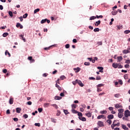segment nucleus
<instances>
[{"mask_svg": "<svg viewBox=\"0 0 130 130\" xmlns=\"http://www.w3.org/2000/svg\"><path fill=\"white\" fill-rule=\"evenodd\" d=\"M23 117L25 118H28V115H27V114H25L23 115Z\"/></svg>", "mask_w": 130, "mask_h": 130, "instance_id": "0e129e2a", "label": "nucleus"}, {"mask_svg": "<svg viewBox=\"0 0 130 130\" xmlns=\"http://www.w3.org/2000/svg\"><path fill=\"white\" fill-rule=\"evenodd\" d=\"M77 106H78V105H76V104H73V105H72V109H76V108H77Z\"/></svg>", "mask_w": 130, "mask_h": 130, "instance_id": "a878e982", "label": "nucleus"}, {"mask_svg": "<svg viewBox=\"0 0 130 130\" xmlns=\"http://www.w3.org/2000/svg\"><path fill=\"white\" fill-rule=\"evenodd\" d=\"M107 122L108 123H109V124H111V123H112V121L111 120H109V119H108L107 120Z\"/></svg>", "mask_w": 130, "mask_h": 130, "instance_id": "4c0bfd02", "label": "nucleus"}, {"mask_svg": "<svg viewBox=\"0 0 130 130\" xmlns=\"http://www.w3.org/2000/svg\"><path fill=\"white\" fill-rule=\"evenodd\" d=\"M79 119H80V120H82V121H86V120L85 117H79Z\"/></svg>", "mask_w": 130, "mask_h": 130, "instance_id": "dca6fc26", "label": "nucleus"}, {"mask_svg": "<svg viewBox=\"0 0 130 130\" xmlns=\"http://www.w3.org/2000/svg\"><path fill=\"white\" fill-rule=\"evenodd\" d=\"M117 64H118L117 63H113L112 64L113 68H114V69H117V67H118Z\"/></svg>", "mask_w": 130, "mask_h": 130, "instance_id": "f3484780", "label": "nucleus"}, {"mask_svg": "<svg viewBox=\"0 0 130 130\" xmlns=\"http://www.w3.org/2000/svg\"><path fill=\"white\" fill-rule=\"evenodd\" d=\"M118 83H119L120 85H122V84H123V82L121 80H119Z\"/></svg>", "mask_w": 130, "mask_h": 130, "instance_id": "864d4df0", "label": "nucleus"}, {"mask_svg": "<svg viewBox=\"0 0 130 130\" xmlns=\"http://www.w3.org/2000/svg\"><path fill=\"white\" fill-rule=\"evenodd\" d=\"M95 23H95V26H99L101 23V21L98 20V21H96Z\"/></svg>", "mask_w": 130, "mask_h": 130, "instance_id": "a211bd4d", "label": "nucleus"}, {"mask_svg": "<svg viewBox=\"0 0 130 130\" xmlns=\"http://www.w3.org/2000/svg\"><path fill=\"white\" fill-rule=\"evenodd\" d=\"M112 14L113 15V16H115V15H117V11H112Z\"/></svg>", "mask_w": 130, "mask_h": 130, "instance_id": "b1692460", "label": "nucleus"}, {"mask_svg": "<svg viewBox=\"0 0 130 130\" xmlns=\"http://www.w3.org/2000/svg\"><path fill=\"white\" fill-rule=\"evenodd\" d=\"M96 19V16H91L89 18L90 21H92V20H95Z\"/></svg>", "mask_w": 130, "mask_h": 130, "instance_id": "7c9ffc66", "label": "nucleus"}, {"mask_svg": "<svg viewBox=\"0 0 130 130\" xmlns=\"http://www.w3.org/2000/svg\"><path fill=\"white\" fill-rule=\"evenodd\" d=\"M76 82H77V84H78V85H79V86H80V87H84V84H83V83H82V81H81L80 80H79L78 79H76Z\"/></svg>", "mask_w": 130, "mask_h": 130, "instance_id": "20e7f679", "label": "nucleus"}, {"mask_svg": "<svg viewBox=\"0 0 130 130\" xmlns=\"http://www.w3.org/2000/svg\"><path fill=\"white\" fill-rule=\"evenodd\" d=\"M81 106H82V108H84V109H85V108H86V107H87V106L85 104H82Z\"/></svg>", "mask_w": 130, "mask_h": 130, "instance_id": "13d9d810", "label": "nucleus"}, {"mask_svg": "<svg viewBox=\"0 0 130 130\" xmlns=\"http://www.w3.org/2000/svg\"><path fill=\"white\" fill-rule=\"evenodd\" d=\"M122 52H123V53H124V54L130 53V51L128 50H123Z\"/></svg>", "mask_w": 130, "mask_h": 130, "instance_id": "ddd939ff", "label": "nucleus"}, {"mask_svg": "<svg viewBox=\"0 0 130 130\" xmlns=\"http://www.w3.org/2000/svg\"><path fill=\"white\" fill-rule=\"evenodd\" d=\"M9 104H13V103H14V98H10V100H9Z\"/></svg>", "mask_w": 130, "mask_h": 130, "instance_id": "9d476101", "label": "nucleus"}, {"mask_svg": "<svg viewBox=\"0 0 130 130\" xmlns=\"http://www.w3.org/2000/svg\"><path fill=\"white\" fill-rule=\"evenodd\" d=\"M125 63L129 64L130 63V60H126L125 61Z\"/></svg>", "mask_w": 130, "mask_h": 130, "instance_id": "e2e57ef3", "label": "nucleus"}, {"mask_svg": "<svg viewBox=\"0 0 130 130\" xmlns=\"http://www.w3.org/2000/svg\"><path fill=\"white\" fill-rule=\"evenodd\" d=\"M16 110L17 113H20L22 110V109H21V108H16Z\"/></svg>", "mask_w": 130, "mask_h": 130, "instance_id": "f8f14e48", "label": "nucleus"}, {"mask_svg": "<svg viewBox=\"0 0 130 130\" xmlns=\"http://www.w3.org/2000/svg\"><path fill=\"white\" fill-rule=\"evenodd\" d=\"M124 68H125V69H129V64H126L124 66Z\"/></svg>", "mask_w": 130, "mask_h": 130, "instance_id": "49530a36", "label": "nucleus"}, {"mask_svg": "<svg viewBox=\"0 0 130 130\" xmlns=\"http://www.w3.org/2000/svg\"><path fill=\"white\" fill-rule=\"evenodd\" d=\"M51 120L52 122H53L54 123H56V119H54V118H51Z\"/></svg>", "mask_w": 130, "mask_h": 130, "instance_id": "393cba45", "label": "nucleus"}, {"mask_svg": "<svg viewBox=\"0 0 130 130\" xmlns=\"http://www.w3.org/2000/svg\"><path fill=\"white\" fill-rule=\"evenodd\" d=\"M98 119H101V118H106L105 116L104 115H101L98 116Z\"/></svg>", "mask_w": 130, "mask_h": 130, "instance_id": "9b49d317", "label": "nucleus"}, {"mask_svg": "<svg viewBox=\"0 0 130 130\" xmlns=\"http://www.w3.org/2000/svg\"><path fill=\"white\" fill-rule=\"evenodd\" d=\"M94 32H99L100 31V29L99 28H95L93 29Z\"/></svg>", "mask_w": 130, "mask_h": 130, "instance_id": "72a5a7b5", "label": "nucleus"}, {"mask_svg": "<svg viewBox=\"0 0 130 130\" xmlns=\"http://www.w3.org/2000/svg\"><path fill=\"white\" fill-rule=\"evenodd\" d=\"M118 113H123V111H124V110L123 109H120L118 110Z\"/></svg>", "mask_w": 130, "mask_h": 130, "instance_id": "aec40b11", "label": "nucleus"}, {"mask_svg": "<svg viewBox=\"0 0 130 130\" xmlns=\"http://www.w3.org/2000/svg\"><path fill=\"white\" fill-rule=\"evenodd\" d=\"M117 68L118 69H122L123 67L121 64H120V63H118L117 64Z\"/></svg>", "mask_w": 130, "mask_h": 130, "instance_id": "473e14b6", "label": "nucleus"}, {"mask_svg": "<svg viewBox=\"0 0 130 130\" xmlns=\"http://www.w3.org/2000/svg\"><path fill=\"white\" fill-rule=\"evenodd\" d=\"M115 107L117 109H118L119 108H122V106H121V105H120V104H117L115 105Z\"/></svg>", "mask_w": 130, "mask_h": 130, "instance_id": "39448f33", "label": "nucleus"}, {"mask_svg": "<svg viewBox=\"0 0 130 130\" xmlns=\"http://www.w3.org/2000/svg\"><path fill=\"white\" fill-rule=\"evenodd\" d=\"M85 115L87 116V117H91L92 116V114L90 112L85 114Z\"/></svg>", "mask_w": 130, "mask_h": 130, "instance_id": "6ab92c4d", "label": "nucleus"}, {"mask_svg": "<svg viewBox=\"0 0 130 130\" xmlns=\"http://www.w3.org/2000/svg\"><path fill=\"white\" fill-rule=\"evenodd\" d=\"M48 106H49V103H45L44 104V107H45V108L48 107Z\"/></svg>", "mask_w": 130, "mask_h": 130, "instance_id": "bb28decb", "label": "nucleus"}, {"mask_svg": "<svg viewBox=\"0 0 130 130\" xmlns=\"http://www.w3.org/2000/svg\"><path fill=\"white\" fill-rule=\"evenodd\" d=\"M51 106H53V107H54L55 108V109H58V106H57V105L56 104H52L51 105Z\"/></svg>", "mask_w": 130, "mask_h": 130, "instance_id": "412c9836", "label": "nucleus"}, {"mask_svg": "<svg viewBox=\"0 0 130 130\" xmlns=\"http://www.w3.org/2000/svg\"><path fill=\"white\" fill-rule=\"evenodd\" d=\"M27 17H28V14L27 13L25 14L23 16V19H26V18H27Z\"/></svg>", "mask_w": 130, "mask_h": 130, "instance_id": "37998d69", "label": "nucleus"}, {"mask_svg": "<svg viewBox=\"0 0 130 130\" xmlns=\"http://www.w3.org/2000/svg\"><path fill=\"white\" fill-rule=\"evenodd\" d=\"M72 83L74 85H76L77 84H78V81H77V80H76L75 81H73Z\"/></svg>", "mask_w": 130, "mask_h": 130, "instance_id": "de8ad7c7", "label": "nucleus"}, {"mask_svg": "<svg viewBox=\"0 0 130 130\" xmlns=\"http://www.w3.org/2000/svg\"><path fill=\"white\" fill-rule=\"evenodd\" d=\"M89 80H93V81H95V78H94V77H89Z\"/></svg>", "mask_w": 130, "mask_h": 130, "instance_id": "774afa93", "label": "nucleus"}, {"mask_svg": "<svg viewBox=\"0 0 130 130\" xmlns=\"http://www.w3.org/2000/svg\"><path fill=\"white\" fill-rule=\"evenodd\" d=\"M74 71H75V73H79L81 71V68L80 67H77V68H74Z\"/></svg>", "mask_w": 130, "mask_h": 130, "instance_id": "1a4fd4ad", "label": "nucleus"}, {"mask_svg": "<svg viewBox=\"0 0 130 130\" xmlns=\"http://www.w3.org/2000/svg\"><path fill=\"white\" fill-rule=\"evenodd\" d=\"M73 43H77V42H78V41H77V39H74L73 40Z\"/></svg>", "mask_w": 130, "mask_h": 130, "instance_id": "bf43d9fd", "label": "nucleus"}, {"mask_svg": "<svg viewBox=\"0 0 130 130\" xmlns=\"http://www.w3.org/2000/svg\"><path fill=\"white\" fill-rule=\"evenodd\" d=\"M103 86H104V84H100L98 85H97V87H98V88H99L100 87H103Z\"/></svg>", "mask_w": 130, "mask_h": 130, "instance_id": "09e8293b", "label": "nucleus"}, {"mask_svg": "<svg viewBox=\"0 0 130 130\" xmlns=\"http://www.w3.org/2000/svg\"><path fill=\"white\" fill-rule=\"evenodd\" d=\"M124 78L125 79V80H127V79H128L127 74H125L124 75Z\"/></svg>", "mask_w": 130, "mask_h": 130, "instance_id": "a19ab883", "label": "nucleus"}, {"mask_svg": "<svg viewBox=\"0 0 130 130\" xmlns=\"http://www.w3.org/2000/svg\"><path fill=\"white\" fill-rule=\"evenodd\" d=\"M9 35V33L8 32H5L3 34V37H7Z\"/></svg>", "mask_w": 130, "mask_h": 130, "instance_id": "e433bc0d", "label": "nucleus"}, {"mask_svg": "<svg viewBox=\"0 0 130 130\" xmlns=\"http://www.w3.org/2000/svg\"><path fill=\"white\" fill-rule=\"evenodd\" d=\"M39 11H40V9H39V8L35 9L34 11V14H36V13H38V12H39Z\"/></svg>", "mask_w": 130, "mask_h": 130, "instance_id": "c9c22d12", "label": "nucleus"}, {"mask_svg": "<svg viewBox=\"0 0 130 130\" xmlns=\"http://www.w3.org/2000/svg\"><path fill=\"white\" fill-rule=\"evenodd\" d=\"M65 47H66V48H70V44H66V45H65Z\"/></svg>", "mask_w": 130, "mask_h": 130, "instance_id": "4d7b16f0", "label": "nucleus"}, {"mask_svg": "<svg viewBox=\"0 0 130 130\" xmlns=\"http://www.w3.org/2000/svg\"><path fill=\"white\" fill-rule=\"evenodd\" d=\"M122 119H123V120H126V121H127V120H128V119H127V117H125H125H123Z\"/></svg>", "mask_w": 130, "mask_h": 130, "instance_id": "a18cd8bd", "label": "nucleus"}, {"mask_svg": "<svg viewBox=\"0 0 130 130\" xmlns=\"http://www.w3.org/2000/svg\"><path fill=\"white\" fill-rule=\"evenodd\" d=\"M114 118V116L112 114H110L108 115L107 118L109 120L110 119H113V118Z\"/></svg>", "mask_w": 130, "mask_h": 130, "instance_id": "423d86ee", "label": "nucleus"}, {"mask_svg": "<svg viewBox=\"0 0 130 130\" xmlns=\"http://www.w3.org/2000/svg\"><path fill=\"white\" fill-rule=\"evenodd\" d=\"M124 34H129L130 33L129 30H126L124 31Z\"/></svg>", "mask_w": 130, "mask_h": 130, "instance_id": "ea45409f", "label": "nucleus"}, {"mask_svg": "<svg viewBox=\"0 0 130 130\" xmlns=\"http://www.w3.org/2000/svg\"><path fill=\"white\" fill-rule=\"evenodd\" d=\"M101 114H106V113H107V111L106 110H103V111H101L100 112Z\"/></svg>", "mask_w": 130, "mask_h": 130, "instance_id": "4be33fe9", "label": "nucleus"}, {"mask_svg": "<svg viewBox=\"0 0 130 130\" xmlns=\"http://www.w3.org/2000/svg\"><path fill=\"white\" fill-rule=\"evenodd\" d=\"M9 15L10 17H13V12L12 11H9Z\"/></svg>", "mask_w": 130, "mask_h": 130, "instance_id": "c03bdc74", "label": "nucleus"}, {"mask_svg": "<svg viewBox=\"0 0 130 130\" xmlns=\"http://www.w3.org/2000/svg\"><path fill=\"white\" fill-rule=\"evenodd\" d=\"M102 18H103V16L102 15H100V16L96 15L95 16V19H100V18L102 19Z\"/></svg>", "mask_w": 130, "mask_h": 130, "instance_id": "c85d7f7f", "label": "nucleus"}, {"mask_svg": "<svg viewBox=\"0 0 130 130\" xmlns=\"http://www.w3.org/2000/svg\"><path fill=\"white\" fill-rule=\"evenodd\" d=\"M72 113L77 114V113H78V111H77V110H75L74 109H72Z\"/></svg>", "mask_w": 130, "mask_h": 130, "instance_id": "5701e85b", "label": "nucleus"}, {"mask_svg": "<svg viewBox=\"0 0 130 130\" xmlns=\"http://www.w3.org/2000/svg\"><path fill=\"white\" fill-rule=\"evenodd\" d=\"M16 27L17 28H19V27H20V29H23V25H22L20 23H17Z\"/></svg>", "mask_w": 130, "mask_h": 130, "instance_id": "0eeeda50", "label": "nucleus"}, {"mask_svg": "<svg viewBox=\"0 0 130 130\" xmlns=\"http://www.w3.org/2000/svg\"><path fill=\"white\" fill-rule=\"evenodd\" d=\"M63 112L66 114V115H67V114H70V113L69 112V111H68V110H63Z\"/></svg>", "mask_w": 130, "mask_h": 130, "instance_id": "cd10ccee", "label": "nucleus"}, {"mask_svg": "<svg viewBox=\"0 0 130 130\" xmlns=\"http://www.w3.org/2000/svg\"><path fill=\"white\" fill-rule=\"evenodd\" d=\"M96 80H97L98 81H99V80H101V77L100 76H98L96 78Z\"/></svg>", "mask_w": 130, "mask_h": 130, "instance_id": "680f3d73", "label": "nucleus"}, {"mask_svg": "<svg viewBox=\"0 0 130 130\" xmlns=\"http://www.w3.org/2000/svg\"><path fill=\"white\" fill-rule=\"evenodd\" d=\"M121 126H122V128L123 129H125L127 127H126V125H124V124H122L121 125Z\"/></svg>", "mask_w": 130, "mask_h": 130, "instance_id": "3c124183", "label": "nucleus"}, {"mask_svg": "<svg viewBox=\"0 0 130 130\" xmlns=\"http://www.w3.org/2000/svg\"><path fill=\"white\" fill-rule=\"evenodd\" d=\"M97 69L98 70H103V67H98Z\"/></svg>", "mask_w": 130, "mask_h": 130, "instance_id": "052dcab7", "label": "nucleus"}, {"mask_svg": "<svg viewBox=\"0 0 130 130\" xmlns=\"http://www.w3.org/2000/svg\"><path fill=\"white\" fill-rule=\"evenodd\" d=\"M118 61L117 62H120V61H121V60H122V59H123V58H122V56H118L117 57Z\"/></svg>", "mask_w": 130, "mask_h": 130, "instance_id": "6e6552de", "label": "nucleus"}, {"mask_svg": "<svg viewBox=\"0 0 130 130\" xmlns=\"http://www.w3.org/2000/svg\"><path fill=\"white\" fill-rule=\"evenodd\" d=\"M124 116H125V117H129V116H130L129 110H125L124 112Z\"/></svg>", "mask_w": 130, "mask_h": 130, "instance_id": "f257e3e1", "label": "nucleus"}, {"mask_svg": "<svg viewBox=\"0 0 130 130\" xmlns=\"http://www.w3.org/2000/svg\"><path fill=\"white\" fill-rule=\"evenodd\" d=\"M46 22L48 23V24H49V23H50V20L47 19V18L43 19L41 21V24H44V23Z\"/></svg>", "mask_w": 130, "mask_h": 130, "instance_id": "f03ea898", "label": "nucleus"}, {"mask_svg": "<svg viewBox=\"0 0 130 130\" xmlns=\"http://www.w3.org/2000/svg\"><path fill=\"white\" fill-rule=\"evenodd\" d=\"M120 96V94L119 93H117L114 94V97L116 98H118Z\"/></svg>", "mask_w": 130, "mask_h": 130, "instance_id": "58836bf2", "label": "nucleus"}, {"mask_svg": "<svg viewBox=\"0 0 130 130\" xmlns=\"http://www.w3.org/2000/svg\"><path fill=\"white\" fill-rule=\"evenodd\" d=\"M115 126H116V125H115V124H113H113L111 125V127H112V129H114V127H115Z\"/></svg>", "mask_w": 130, "mask_h": 130, "instance_id": "8fccbe9b", "label": "nucleus"}, {"mask_svg": "<svg viewBox=\"0 0 130 130\" xmlns=\"http://www.w3.org/2000/svg\"><path fill=\"white\" fill-rule=\"evenodd\" d=\"M97 124L99 125V126H100V127L104 126V123L101 121H99L97 123Z\"/></svg>", "mask_w": 130, "mask_h": 130, "instance_id": "7ed1b4c3", "label": "nucleus"}, {"mask_svg": "<svg viewBox=\"0 0 130 130\" xmlns=\"http://www.w3.org/2000/svg\"><path fill=\"white\" fill-rule=\"evenodd\" d=\"M60 99H61V97H60V96H56L55 97V100H60Z\"/></svg>", "mask_w": 130, "mask_h": 130, "instance_id": "c756f323", "label": "nucleus"}, {"mask_svg": "<svg viewBox=\"0 0 130 130\" xmlns=\"http://www.w3.org/2000/svg\"><path fill=\"white\" fill-rule=\"evenodd\" d=\"M7 54H8L9 57H11V53L8 51V50H6L5 52V55H7Z\"/></svg>", "mask_w": 130, "mask_h": 130, "instance_id": "f704fd0d", "label": "nucleus"}, {"mask_svg": "<svg viewBox=\"0 0 130 130\" xmlns=\"http://www.w3.org/2000/svg\"><path fill=\"white\" fill-rule=\"evenodd\" d=\"M35 125L36 126H40V123H35Z\"/></svg>", "mask_w": 130, "mask_h": 130, "instance_id": "5fc2aeb1", "label": "nucleus"}, {"mask_svg": "<svg viewBox=\"0 0 130 130\" xmlns=\"http://www.w3.org/2000/svg\"><path fill=\"white\" fill-rule=\"evenodd\" d=\"M90 65V62H84V66H89Z\"/></svg>", "mask_w": 130, "mask_h": 130, "instance_id": "603ef678", "label": "nucleus"}, {"mask_svg": "<svg viewBox=\"0 0 130 130\" xmlns=\"http://www.w3.org/2000/svg\"><path fill=\"white\" fill-rule=\"evenodd\" d=\"M60 79L61 80H64V79H66V76H63V75L61 76L60 77Z\"/></svg>", "mask_w": 130, "mask_h": 130, "instance_id": "79ce46f5", "label": "nucleus"}, {"mask_svg": "<svg viewBox=\"0 0 130 130\" xmlns=\"http://www.w3.org/2000/svg\"><path fill=\"white\" fill-rule=\"evenodd\" d=\"M77 113L79 117H82L83 116V114L81 112H78Z\"/></svg>", "mask_w": 130, "mask_h": 130, "instance_id": "2f4dec72", "label": "nucleus"}, {"mask_svg": "<svg viewBox=\"0 0 130 130\" xmlns=\"http://www.w3.org/2000/svg\"><path fill=\"white\" fill-rule=\"evenodd\" d=\"M32 59V56H29L27 58L28 60H31Z\"/></svg>", "mask_w": 130, "mask_h": 130, "instance_id": "338daca9", "label": "nucleus"}, {"mask_svg": "<svg viewBox=\"0 0 130 130\" xmlns=\"http://www.w3.org/2000/svg\"><path fill=\"white\" fill-rule=\"evenodd\" d=\"M19 37H20V39L23 40L24 41V42H25L26 41V39L25 38H24V35H20L19 36Z\"/></svg>", "mask_w": 130, "mask_h": 130, "instance_id": "2eb2a0df", "label": "nucleus"}, {"mask_svg": "<svg viewBox=\"0 0 130 130\" xmlns=\"http://www.w3.org/2000/svg\"><path fill=\"white\" fill-rule=\"evenodd\" d=\"M42 110H43V109H42V108H38V111H39V112H42Z\"/></svg>", "mask_w": 130, "mask_h": 130, "instance_id": "6e6d98bb", "label": "nucleus"}, {"mask_svg": "<svg viewBox=\"0 0 130 130\" xmlns=\"http://www.w3.org/2000/svg\"><path fill=\"white\" fill-rule=\"evenodd\" d=\"M122 116H123V113H118V117H119V118H122Z\"/></svg>", "mask_w": 130, "mask_h": 130, "instance_id": "4468645a", "label": "nucleus"}, {"mask_svg": "<svg viewBox=\"0 0 130 130\" xmlns=\"http://www.w3.org/2000/svg\"><path fill=\"white\" fill-rule=\"evenodd\" d=\"M7 72H8V70H7V69H4L3 70V73H4V74H6Z\"/></svg>", "mask_w": 130, "mask_h": 130, "instance_id": "69168bd1", "label": "nucleus"}]
</instances>
